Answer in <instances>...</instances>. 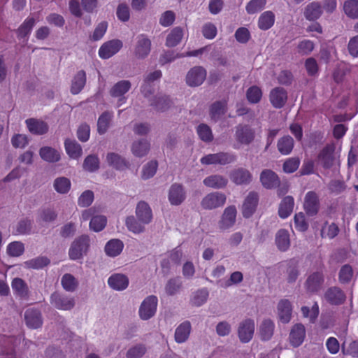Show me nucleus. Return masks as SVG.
Instances as JSON below:
<instances>
[{"label":"nucleus","instance_id":"obj_26","mask_svg":"<svg viewBox=\"0 0 358 358\" xmlns=\"http://www.w3.org/2000/svg\"><path fill=\"white\" fill-rule=\"evenodd\" d=\"M36 24L35 19L34 17H27L24 21L20 25L16 30V34L18 39L26 38L28 40V37L30 35L34 25Z\"/></svg>","mask_w":358,"mask_h":358},{"label":"nucleus","instance_id":"obj_4","mask_svg":"<svg viewBox=\"0 0 358 358\" xmlns=\"http://www.w3.org/2000/svg\"><path fill=\"white\" fill-rule=\"evenodd\" d=\"M151 50V41L145 34H140L136 37L134 55L138 59H145Z\"/></svg>","mask_w":358,"mask_h":358},{"label":"nucleus","instance_id":"obj_42","mask_svg":"<svg viewBox=\"0 0 358 358\" xmlns=\"http://www.w3.org/2000/svg\"><path fill=\"white\" fill-rule=\"evenodd\" d=\"M132 152L135 157H143L148 154L150 143L147 140L136 141L132 145Z\"/></svg>","mask_w":358,"mask_h":358},{"label":"nucleus","instance_id":"obj_30","mask_svg":"<svg viewBox=\"0 0 358 358\" xmlns=\"http://www.w3.org/2000/svg\"><path fill=\"white\" fill-rule=\"evenodd\" d=\"M86 73L83 70L79 71L73 77L71 86V92L73 94H79L82 90L84 88L86 84Z\"/></svg>","mask_w":358,"mask_h":358},{"label":"nucleus","instance_id":"obj_8","mask_svg":"<svg viewBox=\"0 0 358 358\" xmlns=\"http://www.w3.org/2000/svg\"><path fill=\"white\" fill-rule=\"evenodd\" d=\"M255 136V130L249 125L239 124L236 127L235 139L238 143L248 145L253 141Z\"/></svg>","mask_w":358,"mask_h":358},{"label":"nucleus","instance_id":"obj_5","mask_svg":"<svg viewBox=\"0 0 358 358\" xmlns=\"http://www.w3.org/2000/svg\"><path fill=\"white\" fill-rule=\"evenodd\" d=\"M130 81L122 80L115 83L110 90L109 93L112 97L118 98L117 106H120L126 102L124 94L131 89Z\"/></svg>","mask_w":358,"mask_h":358},{"label":"nucleus","instance_id":"obj_39","mask_svg":"<svg viewBox=\"0 0 358 358\" xmlns=\"http://www.w3.org/2000/svg\"><path fill=\"white\" fill-rule=\"evenodd\" d=\"M226 101H215L210 108V115L212 120L217 121L226 111Z\"/></svg>","mask_w":358,"mask_h":358},{"label":"nucleus","instance_id":"obj_35","mask_svg":"<svg viewBox=\"0 0 358 358\" xmlns=\"http://www.w3.org/2000/svg\"><path fill=\"white\" fill-rule=\"evenodd\" d=\"M275 243L280 251H286L290 246L289 234L287 230L280 229L275 236Z\"/></svg>","mask_w":358,"mask_h":358},{"label":"nucleus","instance_id":"obj_49","mask_svg":"<svg viewBox=\"0 0 358 358\" xmlns=\"http://www.w3.org/2000/svg\"><path fill=\"white\" fill-rule=\"evenodd\" d=\"M246 97L250 103H257L262 97V90L259 87L253 85L248 89Z\"/></svg>","mask_w":358,"mask_h":358},{"label":"nucleus","instance_id":"obj_48","mask_svg":"<svg viewBox=\"0 0 358 358\" xmlns=\"http://www.w3.org/2000/svg\"><path fill=\"white\" fill-rule=\"evenodd\" d=\"M339 232V228L335 223L328 224L325 222L321 230V236L322 238H329L332 239L335 238Z\"/></svg>","mask_w":358,"mask_h":358},{"label":"nucleus","instance_id":"obj_56","mask_svg":"<svg viewBox=\"0 0 358 358\" xmlns=\"http://www.w3.org/2000/svg\"><path fill=\"white\" fill-rule=\"evenodd\" d=\"M24 251V244L20 241L12 242L7 246V252L11 257H20Z\"/></svg>","mask_w":358,"mask_h":358},{"label":"nucleus","instance_id":"obj_62","mask_svg":"<svg viewBox=\"0 0 358 358\" xmlns=\"http://www.w3.org/2000/svg\"><path fill=\"white\" fill-rule=\"evenodd\" d=\"M94 200V193L91 190H86L80 196L78 203L80 207H87L92 204Z\"/></svg>","mask_w":358,"mask_h":358},{"label":"nucleus","instance_id":"obj_6","mask_svg":"<svg viewBox=\"0 0 358 358\" xmlns=\"http://www.w3.org/2000/svg\"><path fill=\"white\" fill-rule=\"evenodd\" d=\"M122 47V42L119 39H113L105 42L99 50V56L101 59H109L116 53Z\"/></svg>","mask_w":358,"mask_h":358},{"label":"nucleus","instance_id":"obj_43","mask_svg":"<svg viewBox=\"0 0 358 358\" xmlns=\"http://www.w3.org/2000/svg\"><path fill=\"white\" fill-rule=\"evenodd\" d=\"M345 14L351 19H358V0H346L343 4Z\"/></svg>","mask_w":358,"mask_h":358},{"label":"nucleus","instance_id":"obj_58","mask_svg":"<svg viewBox=\"0 0 358 358\" xmlns=\"http://www.w3.org/2000/svg\"><path fill=\"white\" fill-rule=\"evenodd\" d=\"M158 167V163L156 160H151L144 166L142 171V178L149 179L152 178L156 173Z\"/></svg>","mask_w":358,"mask_h":358},{"label":"nucleus","instance_id":"obj_64","mask_svg":"<svg viewBox=\"0 0 358 358\" xmlns=\"http://www.w3.org/2000/svg\"><path fill=\"white\" fill-rule=\"evenodd\" d=\"M217 33V27L211 22L206 23L202 27V34L206 39H213Z\"/></svg>","mask_w":358,"mask_h":358},{"label":"nucleus","instance_id":"obj_16","mask_svg":"<svg viewBox=\"0 0 358 358\" xmlns=\"http://www.w3.org/2000/svg\"><path fill=\"white\" fill-rule=\"evenodd\" d=\"M29 131L34 135H44L48 133L49 126L47 122L36 118H29L25 120Z\"/></svg>","mask_w":358,"mask_h":358},{"label":"nucleus","instance_id":"obj_46","mask_svg":"<svg viewBox=\"0 0 358 358\" xmlns=\"http://www.w3.org/2000/svg\"><path fill=\"white\" fill-rule=\"evenodd\" d=\"M106 223V217L103 215L93 216L90 222V228L95 232H99L105 228Z\"/></svg>","mask_w":358,"mask_h":358},{"label":"nucleus","instance_id":"obj_36","mask_svg":"<svg viewBox=\"0 0 358 358\" xmlns=\"http://www.w3.org/2000/svg\"><path fill=\"white\" fill-rule=\"evenodd\" d=\"M183 37V30L181 27H176L173 28L167 35L166 45L173 48L178 45Z\"/></svg>","mask_w":358,"mask_h":358},{"label":"nucleus","instance_id":"obj_45","mask_svg":"<svg viewBox=\"0 0 358 358\" xmlns=\"http://www.w3.org/2000/svg\"><path fill=\"white\" fill-rule=\"evenodd\" d=\"M353 276V269L350 264H345L341 266L338 273V280L341 284L349 283Z\"/></svg>","mask_w":358,"mask_h":358},{"label":"nucleus","instance_id":"obj_50","mask_svg":"<svg viewBox=\"0 0 358 358\" xmlns=\"http://www.w3.org/2000/svg\"><path fill=\"white\" fill-rule=\"evenodd\" d=\"M266 0H250L245 6L248 14H255L262 10L266 4Z\"/></svg>","mask_w":358,"mask_h":358},{"label":"nucleus","instance_id":"obj_44","mask_svg":"<svg viewBox=\"0 0 358 358\" xmlns=\"http://www.w3.org/2000/svg\"><path fill=\"white\" fill-rule=\"evenodd\" d=\"M171 101L170 99L166 96H155L151 102V106L158 111H165L170 108Z\"/></svg>","mask_w":358,"mask_h":358},{"label":"nucleus","instance_id":"obj_29","mask_svg":"<svg viewBox=\"0 0 358 358\" xmlns=\"http://www.w3.org/2000/svg\"><path fill=\"white\" fill-rule=\"evenodd\" d=\"M294 205V200L292 196H287L284 197L279 206V216L282 219L288 217L293 211Z\"/></svg>","mask_w":358,"mask_h":358},{"label":"nucleus","instance_id":"obj_33","mask_svg":"<svg viewBox=\"0 0 358 358\" xmlns=\"http://www.w3.org/2000/svg\"><path fill=\"white\" fill-rule=\"evenodd\" d=\"M322 13V6L318 2H312L308 4L305 8L304 16L308 20H315Z\"/></svg>","mask_w":358,"mask_h":358},{"label":"nucleus","instance_id":"obj_32","mask_svg":"<svg viewBox=\"0 0 358 358\" xmlns=\"http://www.w3.org/2000/svg\"><path fill=\"white\" fill-rule=\"evenodd\" d=\"M124 248V243L119 239H111L105 245L106 254L112 257L119 255Z\"/></svg>","mask_w":358,"mask_h":358},{"label":"nucleus","instance_id":"obj_12","mask_svg":"<svg viewBox=\"0 0 358 358\" xmlns=\"http://www.w3.org/2000/svg\"><path fill=\"white\" fill-rule=\"evenodd\" d=\"M226 202V196L219 192L210 193L201 201V206L205 209H213L222 206Z\"/></svg>","mask_w":358,"mask_h":358},{"label":"nucleus","instance_id":"obj_11","mask_svg":"<svg viewBox=\"0 0 358 358\" xmlns=\"http://www.w3.org/2000/svg\"><path fill=\"white\" fill-rule=\"evenodd\" d=\"M255 331V322L251 319H246L240 323L238 329V336L241 343H248L253 337Z\"/></svg>","mask_w":358,"mask_h":358},{"label":"nucleus","instance_id":"obj_57","mask_svg":"<svg viewBox=\"0 0 358 358\" xmlns=\"http://www.w3.org/2000/svg\"><path fill=\"white\" fill-rule=\"evenodd\" d=\"M182 286V282L178 278H171L165 286V291L168 295L176 294Z\"/></svg>","mask_w":358,"mask_h":358},{"label":"nucleus","instance_id":"obj_28","mask_svg":"<svg viewBox=\"0 0 358 358\" xmlns=\"http://www.w3.org/2000/svg\"><path fill=\"white\" fill-rule=\"evenodd\" d=\"M236 208L234 206L227 207L222 215L220 222L222 229H228L232 227L236 222Z\"/></svg>","mask_w":358,"mask_h":358},{"label":"nucleus","instance_id":"obj_10","mask_svg":"<svg viewBox=\"0 0 358 358\" xmlns=\"http://www.w3.org/2000/svg\"><path fill=\"white\" fill-rule=\"evenodd\" d=\"M324 299L332 306H340L346 301V295L338 287H331L324 293Z\"/></svg>","mask_w":358,"mask_h":358},{"label":"nucleus","instance_id":"obj_53","mask_svg":"<svg viewBox=\"0 0 358 358\" xmlns=\"http://www.w3.org/2000/svg\"><path fill=\"white\" fill-rule=\"evenodd\" d=\"M197 134L204 142H210L213 139L211 129L206 124H201L196 128Z\"/></svg>","mask_w":358,"mask_h":358},{"label":"nucleus","instance_id":"obj_59","mask_svg":"<svg viewBox=\"0 0 358 358\" xmlns=\"http://www.w3.org/2000/svg\"><path fill=\"white\" fill-rule=\"evenodd\" d=\"M294 226L296 230L299 231H306L308 228V224L306 222L304 214L301 212L296 213L294 217Z\"/></svg>","mask_w":358,"mask_h":358},{"label":"nucleus","instance_id":"obj_27","mask_svg":"<svg viewBox=\"0 0 358 358\" xmlns=\"http://www.w3.org/2000/svg\"><path fill=\"white\" fill-rule=\"evenodd\" d=\"M192 329L191 324L189 321L182 322L175 331V341L178 343L185 342L190 334Z\"/></svg>","mask_w":358,"mask_h":358},{"label":"nucleus","instance_id":"obj_23","mask_svg":"<svg viewBox=\"0 0 358 358\" xmlns=\"http://www.w3.org/2000/svg\"><path fill=\"white\" fill-rule=\"evenodd\" d=\"M292 307L287 299H282L278 304V313L281 322L288 323L292 317Z\"/></svg>","mask_w":358,"mask_h":358},{"label":"nucleus","instance_id":"obj_47","mask_svg":"<svg viewBox=\"0 0 358 358\" xmlns=\"http://www.w3.org/2000/svg\"><path fill=\"white\" fill-rule=\"evenodd\" d=\"M54 188L59 194L67 193L71 188V181L65 177H59L54 182Z\"/></svg>","mask_w":358,"mask_h":358},{"label":"nucleus","instance_id":"obj_25","mask_svg":"<svg viewBox=\"0 0 358 358\" xmlns=\"http://www.w3.org/2000/svg\"><path fill=\"white\" fill-rule=\"evenodd\" d=\"M136 213L138 220L143 224H148L152 220V214L151 208H150L149 205L145 201H140L138 203L136 206Z\"/></svg>","mask_w":358,"mask_h":358},{"label":"nucleus","instance_id":"obj_37","mask_svg":"<svg viewBox=\"0 0 358 358\" xmlns=\"http://www.w3.org/2000/svg\"><path fill=\"white\" fill-rule=\"evenodd\" d=\"M275 325L272 320H264L259 327V336L262 341H268L273 335Z\"/></svg>","mask_w":358,"mask_h":358},{"label":"nucleus","instance_id":"obj_2","mask_svg":"<svg viewBox=\"0 0 358 358\" xmlns=\"http://www.w3.org/2000/svg\"><path fill=\"white\" fill-rule=\"evenodd\" d=\"M50 303L57 309L62 310H70L76 304L73 296L55 292L50 296Z\"/></svg>","mask_w":358,"mask_h":358},{"label":"nucleus","instance_id":"obj_63","mask_svg":"<svg viewBox=\"0 0 358 358\" xmlns=\"http://www.w3.org/2000/svg\"><path fill=\"white\" fill-rule=\"evenodd\" d=\"M146 348L142 344L136 345L130 349L127 352V358H140L145 355Z\"/></svg>","mask_w":358,"mask_h":358},{"label":"nucleus","instance_id":"obj_54","mask_svg":"<svg viewBox=\"0 0 358 358\" xmlns=\"http://www.w3.org/2000/svg\"><path fill=\"white\" fill-rule=\"evenodd\" d=\"M319 306L317 302L313 305L311 309L308 306H303L301 308V313L304 317H308L310 322L313 323L318 317L319 315Z\"/></svg>","mask_w":358,"mask_h":358},{"label":"nucleus","instance_id":"obj_19","mask_svg":"<svg viewBox=\"0 0 358 358\" xmlns=\"http://www.w3.org/2000/svg\"><path fill=\"white\" fill-rule=\"evenodd\" d=\"M260 182L264 188L272 189L276 188L279 184L280 178L273 171L265 169L260 174Z\"/></svg>","mask_w":358,"mask_h":358},{"label":"nucleus","instance_id":"obj_17","mask_svg":"<svg viewBox=\"0 0 358 358\" xmlns=\"http://www.w3.org/2000/svg\"><path fill=\"white\" fill-rule=\"evenodd\" d=\"M26 324L31 329H38L43 324L41 313L36 308H29L24 313Z\"/></svg>","mask_w":358,"mask_h":358},{"label":"nucleus","instance_id":"obj_13","mask_svg":"<svg viewBox=\"0 0 358 358\" xmlns=\"http://www.w3.org/2000/svg\"><path fill=\"white\" fill-rule=\"evenodd\" d=\"M258 202V194L255 192H250L245 198L242 206L243 216L245 218L250 217L255 212Z\"/></svg>","mask_w":358,"mask_h":358},{"label":"nucleus","instance_id":"obj_55","mask_svg":"<svg viewBox=\"0 0 358 358\" xmlns=\"http://www.w3.org/2000/svg\"><path fill=\"white\" fill-rule=\"evenodd\" d=\"M125 224L128 229L134 234H140L144 230V224L138 222L134 216L127 217Z\"/></svg>","mask_w":358,"mask_h":358},{"label":"nucleus","instance_id":"obj_20","mask_svg":"<svg viewBox=\"0 0 358 358\" xmlns=\"http://www.w3.org/2000/svg\"><path fill=\"white\" fill-rule=\"evenodd\" d=\"M185 192L181 185L173 184L169 189V200L171 205L178 206L185 199Z\"/></svg>","mask_w":358,"mask_h":358},{"label":"nucleus","instance_id":"obj_51","mask_svg":"<svg viewBox=\"0 0 358 358\" xmlns=\"http://www.w3.org/2000/svg\"><path fill=\"white\" fill-rule=\"evenodd\" d=\"M50 259L46 257H38L25 262L27 266L29 268L40 269L48 266L50 264Z\"/></svg>","mask_w":358,"mask_h":358},{"label":"nucleus","instance_id":"obj_22","mask_svg":"<svg viewBox=\"0 0 358 358\" xmlns=\"http://www.w3.org/2000/svg\"><path fill=\"white\" fill-rule=\"evenodd\" d=\"M252 175L249 171L239 168L233 171L230 174V178L236 185H248L252 180Z\"/></svg>","mask_w":358,"mask_h":358},{"label":"nucleus","instance_id":"obj_14","mask_svg":"<svg viewBox=\"0 0 358 358\" xmlns=\"http://www.w3.org/2000/svg\"><path fill=\"white\" fill-rule=\"evenodd\" d=\"M269 100L275 108H282L287 102V92L284 88L276 87L270 92Z\"/></svg>","mask_w":358,"mask_h":358},{"label":"nucleus","instance_id":"obj_34","mask_svg":"<svg viewBox=\"0 0 358 358\" xmlns=\"http://www.w3.org/2000/svg\"><path fill=\"white\" fill-rule=\"evenodd\" d=\"M275 22V15L272 11L267 10L262 13L259 17L258 27L261 30H268L271 28Z\"/></svg>","mask_w":358,"mask_h":358},{"label":"nucleus","instance_id":"obj_7","mask_svg":"<svg viewBox=\"0 0 358 358\" xmlns=\"http://www.w3.org/2000/svg\"><path fill=\"white\" fill-rule=\"evenodd\" d=\"M206 78V71L202 66L192 68L186 76V82L189 86L196 87L201 85Z\"/></svg>","mask_w":358,"mask_h":358},{"label":"nucleus","instance_id":"obj_18","mask_svg":"<svg viewBox=\"0 0 358 358\" xmlns=\"http://www.w3.org/2000/svg\"><path fill=\"white\" fill-rule=\"evenodd\" d=\"M323 282V273L322 272L317 271L308 277L305 282V287L307 292L315 293L321 289Z\"/></svg>","mask_w":358,"mask_h":358},{"label":"nucleus","instance_id":"obj_60","mask_svg":"<svg viewBox=\"0 0 358 358\" xmlns=\"http://www.w3.org/2000/svg\"><path fill=\"white\" fill-rule=\"evenodd\" d=\"M297 262L293 259L290 260L289 262V266L287 268V281L289 283H292L295 282L299 276V271H298Z\"/></svg>","mask_w":358,"mask_h":358},{"label":"nucleus","instance_id":"obj_38","mask_svg":"<svg viewBox=\"0 0 358 358\" xmlns=\"http://www.w3.org/2000/svg\"><path fill=\"white\" fill-rule=\"evenodd\" d=\"M203 184L209 187L220 189L227 185V180L221 176L213 175L206 178Z\"/></svg>","mask_w":358,"mask_h":358},{"label":"nucleus","instance_id":"obj_1","mask_svg":"<svg viewBox=\"0 0 358 358\" xmlns=\"http://www.w3.org/2000/svg\"><path fill=\"white\" fill-rule=\"evenodd\" d=\"M90 248V238L87 235H82L76 238L69 250V258L72 260L81 259L86 255Z\"/></svg>","mask_w":358,"mask_h":358},{"label":"nucleus","instance_id":"obj_40","mask_svg":"<svg viewBox=\"0 0 358 358\" xmlns=\"http://www.w3.org/2000/svg\"><path fill=\"white\" fill-rule=\"evenodd\" d=\"M64 146L69 157H80L82 155V148L76 140L66 139Z\"/></svg>","mask_w":358,"mask_h":358},{"label":"nucleus","instance_id":"obj_41","mask_svg":"<svg viewBox=\"0 0 358 358\" xmlns=\"http://www.w3.org/2000/svg\"><path fill=\"white\" fill-rule=\"evenodd\" d=\"M113 117V113L106 111L103 112L99 117L97 121V131L100 134H103L108 130L110 122Z\"/></svg>","mask_w":358,"mask_h":358},{"label":"nucleus","instance_id":"obj_52","mask_svg":"<svg viewBox=\"0 0 358 358\" xmlns=\"http://www.w3.org/2000/svg\"><path fill=\"white\" fill-rule=\"evenodd\" d=\"M62 285L65 290L73 292L78 286V282L73 275L66 273L62 278Z\"/></svg>","mask_w":358,"mask_h":358},{"label":"nucleus","instance_id":"obj_31","mask_svg":"<svg viewBox=\"0 0 358 358\" xmlns=\"http://www.w3.org/2000/svg\"><path fill=\"white\" fill-rule=\"evenodd\" d=\"M294 145V141L292 136L287 135L278 139L277 148L279 152L282 155H289Z\"/></svg>","mask_w":358,"mask_h":358},{"label":"nucleus","instance_id":"obj_15","mask_svg":"<svg viewBox=\"0 0 358 358\" xmlns=\"http://www.w3.org/2000/svg\"><path fill=\"white\" fill-rule=\"evenodd\" d=\"M11 287L14 295L22 300L29 299L30 291L27 282L20 278H15L11 282Z\"/></svg>","mask_w":358,"mask_h":358},{"label":"nucleus","instance_id":"obj_3","mask_svg":"<svg viewBox=\"0 0 358 358\" xmlns=\"http://www.w3.org/2000/svg\"><path fill=\"white\" fill-rule=\"evenodd\" d=\"M158 299L156 296L146 297L140 306L138 313L141 319L148 320L152 317L157 311Z\"/></svg>","mask_w":358,"mask_h":358},{"label":"nucleus","instance_id":"obj_21","mask_svg":"<svg viewBox=\"0 0 358 358\" xmlns=\"http://www.w3.org/2000/svg\"><path fill=\"white\" fill-rule=\"evenodd\" d=\"M306 336L305 327L302 324H294L289 334V341L291 345L296 348L302 344Z\"/></svg>","mask_w":358,"mask_h":358},{"label":"nucleus","instance_id":"obj_24","mask_svg":"<svg viewBox=\"0 0 358 358\" xmlns=\"http://www.w3.org/2000/svg\"><path fill=\"white\" fill-rule=\"evenodd\" d=\"M108 285L115 290H124L129 285V279L127 275L121 273H115L109 277Z\"/></svg>","mask_w":358,"mask_h":358},{"label":"nucleus","instance_id":"obj_9","mask_svg":"<svg viewBox=\"0 0 358 358\" xmlns=\"http://www.w3.org/2000/svg\"><path fill=\"white\" fill-rule=\"evenodd\" d=\"M303 208L309 216L317 215L320 209V200L317 194L314 191H309L304 198Z\"/></svg>","mask_w":358,"mask_h":358},{"label":"nucleus","instance_id":"obj_61","mask_svg":"<svg viewBox=\"0 0 358 358\" xmlns=\"http://www.w3.org/2000/svg\"><path fill=\"white\" fill-rule=\"evenodd\" d=\"M208 296V292L206 289L198 290L194 295L192 302L196 306H200L203 304Z\"/></svg>","mask_w":358,"mask_h":358}]
</instances>
